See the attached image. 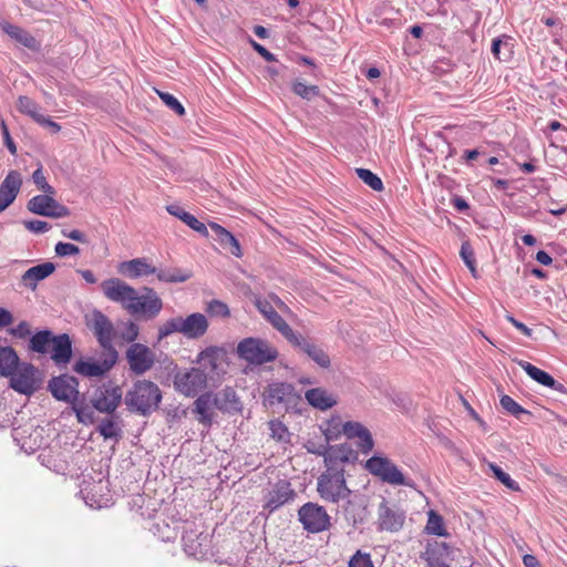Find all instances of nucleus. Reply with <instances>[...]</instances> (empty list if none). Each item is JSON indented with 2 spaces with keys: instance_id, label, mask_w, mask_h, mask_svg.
Returning a JSON list of instances; mask_svg holds the SVG:
<instances>
[{
  "instance_id": "obj_1",
  "label": "nucleus",
  "mask_w": 567,
  "mask_h": 567,
  "mask_svg": "<svg viewBox=\"0 0 567 567\" xmlns=\"http://www.w3.org/2000/svg\"><path fill=\"white\" fill-rule=\"evenodd\" d=\"M101 288L109 300L121 303L132 316L153 320L163 309V300L153 288L143 287V293L138 295L134 287L118 278L104 280Z\"/></svg>"
},
{
  "instance_id": "obj_2",
  "label": "nucleus",
  "mask_w": 567,
  "mask_h": 567,
  "mask_svg": "<svg viewBox=\"0 0 567 567\" xmlns=\"http://www.w3.org/2000/svg\"><path fill=\"white\" fill-rule=\"evenodd\" d=\"M162 400V392L152 381L141 380L125 395V404L131 412L150 415Z\"/></svg>"
},
{
  "instance_id": "obj_3",
  "label": "nucleus",
  "mask_w": 567,
  "mask_h": 567,
  "mask_svg": "<svg viewBox=\"0 0 567 567\" xmlns=\"http://www.w3.org/2000/svg\"><path fill=\"white\" fill-rule=\"evenodd\" d=\"M317 492L323 501L333 504L351 496V489L347 486L344 470L328 467L317 480Z\"/></svg>"
},
{
  "instance_id": "obj_4",
  "label": "nucleus",
  "mask_w": 567,
  "mask_h": 567,
  "mask_svg": "<svg viewBox=\"0 0 567 567\" xmlns=\"http://www.w3.org/2000/svg\"><path fill=\"white\" fill-rule=\"evenodd\" d=\"M365 468L384 483L394 486L415 487L414 481L405 477L400 468L388 457L374 455L367 461Z\"/></svg>"
},
{
  "instance_id": "obj_5",
  "label": "nucleus",
  "mask_w": 567,
  "mask_h": 567,
  "mask_svg": "<svg viewBox=\"0 0 567 567\" xmlns=\"http://www.w3.org/2000/svg\"><path fill=\"white\" fill-rule=\"evenodd\" d=\"M195 362L198 369L206 372L207 378L215 382L219 381L227 372L228 368V353L223 347L210 346L202 350Z\"/></svg>"
},
{
  "instance_id": "obj_6",
  "label": "nucleus",
  "mask_w": 567,
  "mask_h": 567,
  "mask_svg": "<svg viewBox=\"0 0 567 567\" xmlns=\"http://www.w3.org/2000/svg\"><path fill=\"white\" fill-rule=\"evenodd\" d=\"M239 358L251 364H264L272 362L278 357V351L266 340L258 338H246L237 346Z\"/></svg>"
},
{
  "instance_id": "obj_7",
  "label": "nucleus",
  "mask_w": 567,
  "mask_h": 567,
  "mask_svg": "<svg viewBox=\"0 0 567 567\" xmlns=\"http://www.w3.org/2000/svg\"><path fill=\"white\" fill-rule=\"evenodd\" d=\"M210 381L203 369L190 368L184 369L174 375V389L182 395L187 398H195L202 393Z\"/></svg>"
},
{
  "instance_id": "obj_8",
  "label": "nucleus",
  "mask_w": 567,
  "mask_h": 567,
  "mask_svg": "<svg viewBox=\"0 0 567 567\" xmlns=\"http://www.w3.org/2000/svg\"><path fill=\"white\" fill-rule=\"evenodd\" d=\"M298 517L303 528L312 534L330 528V516L326 508L316 503H306L298 511Z\"/></svg>"
},
{
  "instance_id": "obj_9",
  "label": "nucleus",
  "mask_w": 567,
  "mask_h": 567,
  "mask_svg": "<svg viewBox=\"0 0 567 567\" xmlns=\"http://www.w3.org/2000/svg\"><path fill=\"white\" fill-rule=\"evenodd\" d=\"M48 390L55 400L71 405L78 401L80 395L79 380L68 373L51 378L48 382Z\"/></svg>"
},
{
  "instance_id": "obj_10",
  "label": "nucleus",
  "mask_w": 567,
  "mask_h": 567,
  "mask_svg": "<svg viewBox=\"0 0 567 567\" xmlns=\"http://www.w3.org/2000/svg\"><path fill=\"white\" fill-rule=\"evenodd\" d=\"M89 327L93 331L104 352H117L113 346V339L115 336L114 326L102 311L94 310L92 312V319Z\"/></svg>"
},
{
  "instance_id": "obj_11",
  "label": "nucleus",
  "mask_w": 567,
  "mask_h": 567,
  "mask_svg": "<svg viewBox=\"0 0 567 567\" xmlns=\"http://www.w3.org/2000/svg\"><path fill=\"white\" fill-rule=\"evenodd\" d=\"M122 402V389L117 385H102L97 388L91 399L92 406L106 414H112L116 411Z\"/></svg>"
},
{
  "instance_id": "obj_12",
  "label": "nucleus",
  "mask_w": 567,
  "mask_h": 567,
  "mask_svg": "<svg viewBox=\"0 0 567 567\" xmlns=\"http://www.w3.org/2000/svg\"><path fill=\"white\" fill-rule=\"evenodd\" d=\"M296 350L308 355L320 368L328 369L331 364L329 355L311 339L293 331L286 339Z\"/></svg>"
},
{
  "instance_id": "obj_13",
  "label": "nucleus",
  "mask_w": 567,
  "mask_h": 567,
  "mask_svg": "<svg viewBox=\"0 0 567 567\" xmlns=\"http://www.w3.org/2000/svg\"><path fill=\"white\" fill-rule=\"evenodd\" d=\"M405 522V512L398 505L383 499L378 507V528L390 533L402 529Z\"/></svg>"
},
{
  "instance_id": "obj_14",
  "label": "nucleus",
  "mask_w": 567,
  "mask_h": 567,
  "mask_svg": "<svg viewBox=\"0 0 567 567\" xmlns=\"http://www.w3.org/2000/svg\"><path fill=\"white\" fill-rule=\"evenodd\" d=\"M38 370L32 363H19V368L10 374V386L25 395H30L38 389Z\"/></svg>"
},
{
  "instance_id": "obj_15",
  "label": "nucleus",
  "mask_w": 567,
  "mask_h": 567,
  "mask_svg": "<svg viewBox=\"0 0 567 567\" xmlns=\"http://www.w3.org/2000/svg\"><path fill=\"white\" fill-rule=\"evenodd\" d=\"M130 370L141 375L151 370L155 363L154 352L143 343H133L126 350Z\"/></svg>"
},
{
  "instance_id": "obj_16",
  "label": "nucleus",
  "mask_w": 567,
  "mask_h": 567,
  "mask_svg": "<svg viewBox=\"0 0 567 567\" xmlns=\"http://www.w3.org/2000/svg\"><path fill=\"white\" fill-rule=\"evenodd\" d=\"M27 207L31 213L45 217L62 218L70 215L69 208L59 204L50 194L32 197Z\"/></svg>"
},
{
  "instance_id": "obj_17",
  "label": "nucleus",
  "mask_w": 567,
  "mask_h": 567,
  "mask_svg": "<svg viewBox=\"0 0 567 567\" xmlns=\"http://www.w3.org/2000/svg\"><path fill=\"white\" fill-rule=\"evenodd\" d=\"M300 400V395L295 386L287 382H274L266 389L265 401L270 405L284 404L286 408L296 405Z\"/></svg>"
},
{
  "instance_id": "obj_18",
  "label": "nucleus",
  "mask_w": 567,
  "mask_h": 567,
  "mask_svg": "<svg viewBox=\"0 0 567 567\" xmlns=\"http://www.w3.org/2000/svg\"><path fill=\"white\" fill-rule=\"evenodd\" d=\"M184 551L188 556L202 557L207 551V535L198 530L194 523L186 522L183 526L182 536Z\"/></svg>"
},
{
  "instance_id": "obj_19",
  "label": "nucleus",
  "mask_w": 567,
  "mask_h": 567,
  "mask_svg": "<svg viewBox=\"0 0 567 567\" xmlns=\"http://www.w3.org/2000/svg\"><path fill=\"white\" fill-rule=\"evenodd\" d=\"M118 358L117 352H104L103 359L100 362L80 360L73 365V370L84 377H102L109 372L116 363Z\"/></svg>"
},
{
  "instance_id": "obj_20",
  "label": "nucleus",
  "mask_w": 567,
  "mask_h": 567,
  "mask_svg": "<svg viewBox=\"0 0 567 567\" xmlns=\"http://www.w3.org/2000/svg\"><path fill=\"white\" fill-rule=\"evenodd\" d=\"M258 311L264 318L278 330L285 339H287L295 330L286 322V320L276 311L274 305L268 299L256 297L254 301Z\"/></svg>"
},
{
  "instance_id": "obj_21",
  "label": "nucleus",
  "mask_w": 567,
  "mask_h": 567,
  "mask_svg": "<svg viewBox=\"0 0 567 567\" xmlns=\"http://www.w3.org/2000/svg\"><path fill=\"white\" fill-rule=\"evenodd\" d=\"M295 496L296 492L291 488L290 483L287 481H279L268 492L264 508L269 513H272L285 504L292 502Z\"/></svg>"
},
{
  "instance_id": "obj_22",
  "label": "nucleus",
  "mask_w": 567,
  "mask_h": 567,
  "mask_svg": "<svg viewBox=\"0 0 567 567\" xmlns=\"http://www.w3.org/2000/svg\"><path fill=\"white\" fill-rule=\"evenodd\" d=\"M344 501L347 502L343 506V514L347 522L352 526L362 524L368 516L365 497L351 491V496Z\"/></svg>"
},
{
  "instance_id": "obj_23",
  "label": "nucleus",
  "mask_w": 567,
  "mask_h": 567,
  "mask_svg": "<svg viewBox=\"0 0 567 567\" xmlns=\"http://www.w3.org/2000/svg\"><path fill=\"white\" fill-rule=\"evenodd\" d=\"M22 185L20 173L11 171L0 184V213L4 212L17 198Z\"/></svg>"
},
{
  "instance_id": "obj_24",
  "label": "nucleus",
  "mask_w": 567,
  "mask_h": 567,
  "mask_svg": "<svg viewBox=\"0 0 567 567\" xmlns=\"http://www.w3.org/2000/svg\"><path fill=\"white\" fill-rule=\"evenodd\" d=\"M343 434L350 439H358V446L367 454L373 449V439L370 431L359 422L348 421L342 426Z\"/></svg>"
},
{
  "instance_id": "obj_25",
  "label": "nucleus",
  "mask_w": 567,
  "mask_h": 567,
  "mask_svg": "<svg viewBox=\"0 0 567 567\" xmlns=\"http://www.w3.org/2000/svg\"><path fill=\"white\" fill-rule=\"evenodd\" d=\"M117 270L121 275L130 279H136L156 272V268L148 264L145 258L122 261L118 264Z\"/></svg>"
},
{
  "instance_id": "obj_26",
  "label": "nucleus",
  "mask_w": 567,
  "mask_h": 567,
  "mask_svg": "<svg viewBox=\"0 0 567 567\" xmlns=\"http://www.w3.org/2000/svg\"><path fill=\"white\" fill-rule=\"evenodd\" d=\"M51 348V359L56 365H66L71 361L72 341L69 334L54 336Z\"/></svg>"
},
{
  "instance_id": "obj_27",
  "label": "nucleus",
  "mask_w": 567,
  "mask_h": 567,
  "mask_svg": "<svg viewBox=\"0 0 567 567\" xmlns=\"http://www.w3.org/2000/svg\"><path fill=\"white\" fill-rule=\"evenodd\" d=\"M452 554V547L443 542H435L429 545L425 553L421 556L427 563V567H450L446 559Z\"/></svg>"
},
{
  "instance_id": "obj_28",
  "label": "nucleus",
  "mask_w": 567,
  "mask_h": 567,
  "mask_svg": "<svg viewBox=\"0 0 567 567\" xmlns=\"http://www.w3.org/2000/svg\"><path fill=\"white\" fill-rule=\"evenodd\" d=\"M55 270L53 262L47 261L40 265L29 268L21 278L22 284L31 289L35 290L38 282L52 275Z\"/></svg>"
},
{
  "instance_id": "obj_29",
  "label": "nucleus",
  "mask_w": 567,
  "mask_h": 567,
  "mask_svg": "<svg viewBox=\"0 0 567 567\" xmlns=\"http://www.w3.org/2000/svg\"><path fill=\"white\" fill-rule=\"evenodd\" d=\"M208 329V321L203 313L195 312L183 318V334L188 339L203 337Z\"/></svg>"
},
{
  "instance_id": "obj_30",
  "label": "nucleus",
  "mask_w": 567,
  "mask_h": 567,
  "mask_svg": "<svg viewBox=\"0 0 567 567\" xmlns=\"http://www.w3.org/2000/svg\"><path fill=\"white\" fill-rule=\"evenodd\" d=\"M215 408V398L213 392H205L197 396L194 402L193 412L198 415L199 423L210 426L213 422L212 409Z\"/></svg>"
},
{
  "instance_id": "obj_31",
  "label": "nucleus",
  "mask_w": 567,
  "mask_h": 567,
  "mask_svg": "<svg viewBox=\"0 0 567 567\" xmlns=\"http://www.w3.org/2000/svg\"><path fill=\"white\" fill-rule=\"evenodd\" d=\"M1 29L10 38L14 39L17 42H19L23 47H25V48H28V49H30L32 51H38L39 50L40 43L27 30H24V29H22V28H20L18 25L11 24L9 22H3L1 24Z\"/></svg>"
},
{
  "instance_id": "obj_32",
  "label": "nucleus",
  "mask_w": 567,
  "mask_h": 567,
  "mask_svg": "<svg viewBox=\"0 0 567 567\" xmlns=\"http://www.w3.org/2000/svg\"><path fill=\"white\" fill-rule=\"evenodd\" d=\"M305 398L311 406L321 411H326L337 404V399L323 388L307 390Z\"/></svg>"
},
{
  "instance_id": "obj_33",
  "label": "nucleus",
  "mask_w": 567,
  "mask_h": 567,
  "mask_svg": "<svg viewBox=\"0 0 567 567\" xmlns=\"http://www.w3.org/2000/svg\"><path fill=\"white\" fill-rule=\"evenodd\" d=\"M215 408L221 412H235L240 410V401L233 388H225L218 393H214Z\"/></svg>"
},
{
  "instance_id": "obj_34",
  "label": "nucleus",
  "mask_w": 567,
  "mask_h": 567,
  "mask_svg": "<svg viewBox=\"0 0 567 567\" xmlns=\"http://www.w3.org/2000/svg\"><path fill=\"white\" fill-rule=\"evenodd\" d=\"M491 51L496 60L509 61L514 53V39L506 34L495 38L492 42Z\"/></svg>"
},
{
  "instance_id": "obj_35",
  "label": "nucleus",
  "mask_w": 567,
  "mask_h": 567,
  "mask_svg": "<svg viewBox=\"0 0 567 567\" xmlns=\"http://www.w3.org/2000/svg\"><path fill=\"white\" fill-rule=\"evenodd\" d=\"M166 209L171 215L181 219L193 230L197 231L203 236H208V230L205 224L199 221L194 215L184 210L179 205H168Z\"/></svg>"
},
{
  "instance_id": "obj_36",
  "label": "nucleus",
  "mask_w": 567,
  "mask_h": 567,
  "mask_svg": "<svg viewBox=\"0 0 567 567\" xmlns=\"http://www.w3.org/2000/svg\"><path fill=\"white\" fill-rule=\"evenodd\" d=\"M20 359L12 347L0 348V375L8 378L17 368Z\"/></svg>"
},
{
  "instance_id": "obj_37",
  "label": "nucleus",
  "mask_w": 567,
  "mask_h": 567,
  "mask_svg": "<svg viewBox=\"0 0 567 567\" xmlns=\"http://www.w3.org/2000/svg\"><path fill=\"white\" fill-rule=\"evenodd\" d=\"M54 334L50 330L35 332L29 342V349L40 354H47L51 348Z\"/></svg>"
},
{
  "instance_id": "obj_38",
  "label": "nucleus",
  "mask_w": 567,
  "mask_h": 567,
  "mask_svg": "<svg viewBox=\"0 0 567 567\" xmlns=\"http://www.w3.org/2000/svg\"><path fill=\"white\" fill-rule=\"evenodd\" d=\"M519 367L526 372V374L529 378H532L537 383L545 385L547 388L548 385L554 384V378L549 373L533 365L532 363L527 361H520Z\"/></svg>"
},
{
  "instance_id": "obj_39",
  "label": "nucleus",
  "mask_w": 567,
  "mask_h": 567,
  "mask_svg": "<svg viewBox=\"0 0 567 567\" xmlns=\"http://www.w3.org/2000/svg\"><path fill=\"white\" fill-rule=\"evenodd\" d=\"M97 432L104 440L113 439L117 442L122 437L121 427L112 419H103L97 426Z\"/></svg>"
},
{
  "instance_id": "obj_40",
  "label": "nucleus",
  "mask_w": 567,
  "mask_h": 567,
  "mask_svg": "<svg viewBox=\"0 0 567 567\" xmlns=\"http://www.w3.org/2000/svg\"><path fill=\"white\" fill-rule=\"evenodd\" d=\"M427 534L435 536H446L447 533L444 527L443 517L437 514L435 511L431 509L429 512L427 523L425 526Z\"/></svg>"
},
{
  "instance_id": "obj_41",
  "label": "nucleus",
  "mask_w": 567,
  "mask_h": 567,
  "mask_svg": "<svg viewBox=\"0 0 567 567\" xmlns=\"http://www.w3.org/2000/svg\"><path fill=\"white\" fill-rule=\"evenodd\" d=\"M182 333L183 334V317H175L167 321H165L158 328V340H163L173 333Z\"/></svg>"
},
{
  "instance_id": "obj_42",
  "label": "nucleus",
  "mask_w": 567,
  "mask_h": 567,
  "mask_svg": "<svg viewBox=\"0 0 567 567\" xmlns=\"http://www.w3.org/2000/svg\"><path fill=\"white\" fill-rule=\"evenodd\" d=\"M17 109L20 113L30 116L32 120L37 121L39 113V105L29 96L21 95L17 102Z\"/></svg>"
},
{
  "instance_id": "obj_43",
  "label": "nucleus",
  "mask_w": 567,
  "mask_h": 567,
  "mask_svg": "<svg viewBox=\"0 0 567 567\" xmlns=\"http://www.w3.org/2000/svg\"><path fill=\"white\" fill-rule=\"evenodd\" d=\"M355 172L358 177L373 190L381 192L383 189V183L381 178L370 169L357 168Z\"/></svg>"
},
{
  "instance_id": "obj_44",
  "label": "nucleus",
  "mask_w": 567,
  "mask_h": 567,
  "mask_svg": "<svg viewBox=\"0 0 567 567\" xmlns=\"http://www.w3.org/2000/svg\"><path fill=\"white\" fill-rule=\"evenodd\" d=\"M155 275L157 279L163 282H184L189 278V275L183 274L179 269H157Z\"/></svg>"
},
{
  "instance_id": "obj_45",
  "label": "nucleus",
  "mask_w": 567,
  "mask_h": 567,
  "mask_svg": "<svg viewBox=\"0 0 567 567\" xmlns=\"http://www.w3.org/2000/svg\"><path fill=\"white\" fill-rule=\"evenodd\" d=\"M502 408L507 411L509 414L516 416L517 419H522V415H530V412L520 406L513 398L509 395H503L501 398Z\"/></svg>"
},
{
  "instance_id": "obj_46",
  "label": "nucleus",
  "mask_w": 567,
  "mask_h": 567,
  "mask_svg": "<svg viewBox=\"0 0 567 567\" xmlns=\"http://www.w3.org/2000/svg\"><path fill=\"white\" fill-rule=\"evenodd\" d=\"M292 92L305 100H311L320 94L317 85H307L302 81H295L292 83Z\"/></svg>"
},
{
  "instance_id": "obj_47",
  "label": "nucleus",
  "mask_w": 567,
  "mask_h": 567,
  "mask_svg": "<svg viewBox=\"0 0 567 567\" xmlns=\"http://www.w3.org/2000/svg\"><path fill=\"white\" fill-rule=\"evenodd\" d=\"M460 256H461L462 260L464 261V264L466 265V267L470 269L473 277H476L477 271H476L475 255H474V250L468 241H464L462 244L461 250H460Z\"/></svg>"
},
{
  "instance_id": "obj_48",
  "label": "nucleus",
  "mask_w": 567,
  "mask_h": 567,
  "mask_svg": "<svg viewBox=\"0 0 567 567\" xmlns=\"http://www.w3.org/2000/svg\"><path fill=\"white\" fill-rule=\"evenodd\" d=\"M72 409L76 414L78 421L83 424H91L94 421L93 412L92 410L84 404V402L75 401L72 404Z\"/></svg>"
},
{
  "instance_id": "obj_49",
  "label": "nucleus",
  "mask_w": 567,
  "mask_h": 567,
  "mask_svg": "<svg viewBox=\"0 0 567 567\" xmlns=\"http://www.w3.org/2000/svg\"><path fill=\"white\" fill-rule=\"evenodd\" d=\"M489 468L492 470L494 476L502 482L507 488L511 491L517 492L519 491V485L516 481H514L509 474L505 473L499 466L491 463Z\"/></svg>"
},
{
  "instance_id": "obj_50",
  "label": "nucleus",
  "mask_w": 567,
  "mask_h": 567,
  "mask_svg": "<svg viewBox=\"0 0 567 567\" xmlns=\"http://www.w3.org/2000/svg\"><path fill=\"white\" fill-rule=\"evenodd\" d=\"M33 183L44 193L54 195V188L47 182L45 176L42 172V168L39 167L32 174Z\"/></svg>"
},
{
  "instance_id": "obj_51",
  "label": "nucleus",
  "mask_w": 567,
  "mask_h": 567,
  "mask_svg": "<svg viewBox=\"0 0 567 567\" xmlns=\"http://www.w3.org/2000/svg\"><path fill=\"white\" fill-rule=\"evenodd\" d=\"M159 97L162 101L166 104L167 107H169L172 111L177 113L178 115L185 114L184 106L179 103V101L172 94L166 92H159L157 91Z\"/></svg>"
},
{
  "instance_id": "obj_52",
  "label": "nucleus",
  "mask_w": 567,
  "mask_h": 567,
  "mask_svg": "<svg viewBox=\"0 0 567 567\" xmlns=\"http://www.w3.org/2000/svg\"><path fill=\"white\" fill-rule=\"evenodd\" d=\"M207 310L212 316L216 317L228 318L230 316L228 306L220 300H212L208 303Z\"/></svg>"
},
{
  "instance_id": "obj_53",
  "label": "nucleus",
  "mask_w": 567,
  "mask_h": 567,
  "mask_svg": "<svg viewBox=\"0 0 567 567\" xmlns=\"http://www.w3.org/2000/svg\"><path fill=\"white\" fill-rule=\"evenodd\" d=\"M138 334H140V327L133 321H127L125 323L124 330L121 333V338L125 342L133 344V343H136L135 340L137 339Z\"/></svg>"
},
{
  "instance_id": "obj_54",
  "label": "nucleus",
  "mask_w": 567,
  "mask_h": 567,
  "mask_svg": "<svg viewBox=\"0 0 567 567\" xmlns=\"http://www.w3.org/2000/svg\"><path fill=\"white\" fill-rule=\"evenodd\" d=\"M54 251L59 257H66L78 255L80 252V248L74 244L59 241L54 247Z\"/></svg>"
},
{
  "instance_id": "obj_55",
  "label": "nucleus",
  "mask_w": 567,
  "mask_h": 567,
  "mask_svg": "<svg viewBox=\"0 0 567 567\" xmlns=\"http://www.w3.org/2000/svg\"><path fill=\"white\" fill-rule=\"evenodd\" d=\"M349 567H374L369 554L358 550L350 559Z\"/></svg>"
},
{
  "instance_id": "obj_56",
  "label": "nucleus",
  "mask_w": 567,
  "mask_h": 567,
  "mask_svg": "<svg viewBox=\"0 0 567 567\" xmlns=\"http://www.w3.org/2000/svg\"><path fill=\"white\" fill-rule=\"evenodd\" d=\"M209 227L215 234V240H217L221 247L226 244L227 240H230V236L233 234L225 229L223 226L216 223H210Z\"/></svg>"
},
{
  "instance_id": "obj_57",
  "label": "nucleus",
  "mask_w": 567,
  "mask_h": 567,
  "mask_svg": "<svg viewBox=\"0 0 567 567\" xmlns=\"http://www.w3.org/2000/svg\"><path fill=\"white\" fill-rule=\"evenodd\" d=\"M269 427L274 439H277L278 441H285L286 436L288 435V430L284 423L280 421H271L269 423Z\"/></svg>"
},
{
  "instance_id": "obj_58",
  "label": "nucleus",
  "mask_w": 567,
  "mask_h": 567,
  "mask_svg": "<svg viewBox=\"0 0 567 567\" xmlns=\"http://www.w3.org/2000/svg\"><path fill=\"white\" fill-rule=\"evenodd\" d=\"M24 227L35 234H43L50 229V225L47 221L34 219L23 221Z\"/></svg>"
},
{
  "instance_id": "obj_59",
  "label": "nucleus",
  "mask_w": 567,
  "mask_h": 567,
  "mask_svg": "<svg viewBox=\"0 0 567 567\" xmlns=\"http://www.w3.org/2000/svg\"><path fill=\"white\" fill-rule=\"evenodd\" d=\"M0 130H1L4 145L8 147L9 152L12 155H14L17 153V146H16L13 140L11 138L8 125L6 124L4 121L1 122Z\"/></svg>"
},
{
  "instance_id": "obj_60",
  "label": "nucleus",
  "mask_w": 567,
  "mask_h": 567,
  "mask_svg": "<svg viewBox=\"0 0 567 567\" xmlns=\"http://www.w3.org/2000/svg\"><path fill=\"white\" fill-rule=\"evenodd\" d=\"M38 124L42 125L43 127L49 128L53 134H56L61 131V125L56 122L52 121L50 117L44 116L41 114L38 116L37 121Z\"/></svg>"
},
{
  "instance_id": "obj_61",
  "label": "nucleus",
  "mask_w": 567,
  "mask_h": 567,
  "mask_svg": "<svg viewBox=\"0 0 567 567\" xmlns=\"http://www.w3.org/2000/svg\"><path fill=\"white\" fill-rule=\"evenodd\" d=\"M505 319L511 322L517 330H519L524 336L530 338L533 334V331L530 328H528L525 323L516 320L512 315L506 313Z\"/></svg>"
},
{
  "instance_id": "obj_62",
  "label": "nucleus",
  "mask_w": 567,
  "mask_h": 567,
  "mask_svg": "<svg viewBox=\"0 0 567 567\" xmlns=\"http://www.w3.org/2000/svg\"><path fill=\"white\" fill-rule=\"evenodd\" d=\"M223 248L229 250V252L236 257L243 255L239 241L234 235L230 236V240H227Z\"/></svg>"
},
{
  "instance_id": "obj_63",
  "label": "nucleus",
  "mask_w": 567,
  "mask_h": 567,
  "mask_svg": "<svg viewBox=\"0 0 567 567\" xmlns=\"http://www.w3.org/2000/svg\"><path fill=\"white\" fill-rule=\"evenodd\" d=\"M250 44L254 48V50L256 52H258L266 61H268V62L276 61V56L260 43L256 42L255 40H250Z\"/></svg>"
},
{
  "instance_id": "obj_64",
  "label": "nucleus",
  "mask_w": 567,
  "mask_h": 567,
  "mask_svg": "<svg viewBox=\"0 0 567 567\" xmlns=\"http://www.w3.org/2000/svg\"><path fill=\"white\" fill-rule=\"evenodd\" d=\"M10 333L18 338H25L30 334L29 324L25 321H21L17 327L10 329Z\"/></svg>"
}]
</instances>
